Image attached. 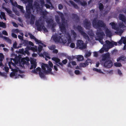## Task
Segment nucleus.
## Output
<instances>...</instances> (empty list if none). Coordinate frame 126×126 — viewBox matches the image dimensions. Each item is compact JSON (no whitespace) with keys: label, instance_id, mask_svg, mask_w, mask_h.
Listing matches in <instances>:
<instances>
[{"label":"nucleus","instance_id":"nucleus-3","mask_svg":"<svg viewBox=\"0 0 126 126\" xmlns=\"http://www.w3.org/2000/svg\"><path fill=\"white\" fill-rule=\"evenodd\" d=\"M74 28H76L83 36L87 41H89L90 39L88 35L83 31V28L80 25H78L76 27H74Z\"/></svg>","mask_w":126,"mask_h":126},{"label":"nucleus","instance_id":"nucleus-57","mask_svg":"<svg viewBox=\"0 0 126 126\" xmlns=\"http://www.w3.org/2000/svg\"><path fill=\"white\" fill-rule=\"evenodd\" d=\"M12 36L15 38H17V35L14 33H12Z\"/></svg>","mask_w":126,"mask_h":126},{"label":"nucleus","instance_id":"nucleus-23","mask_svg":"<svg viewBox=\"0 0 126 126\" xmlns=\"http://www.w3.org/2000/svg\"><path fill=\"white\" fill-rule=\"evenodd\" d=\"M69 2L72 5H73V6L74 8L77 9H78L79 8V6H78L72 0H70Z\"/></svg>","mask_w":126,"mask_h":126},{"label":"nucleus","instance_id":"nucleus-51","mask_svg":"<svg viewBox=\"0 0 126 126\" xmlns=\"http://www.w3.org/2000/svg\"><path fill=\"white\" fill-rule=\"evenodd\" d=\"M75 44L73 43H71L70 45V47L72 48H73L75 47Z\"/></svg>","mask_w":126,"mask_h":126},{"label":"nucleus","instance_id":"nucleus-47","mask_svg":"<svg viewBox=\"0 0 126 126\" xmlns=\"http://www.w3.org/2000/svg\"><path fill=\"white\" fill-rule=\"evenodd\" d=\"M52 26V29L53 30V32H55V31L56 30L54 28V27L55 26V25L54 23H53L52 24H51V25Z\"/></svg>","mask_w":126,"mask_h":126},{"label":"nucleus","instance_id":"nucleus-12","mask_svg":"<svg viewBox=\"0 0 126 126\" xmlns=\"http://www.w3.org/2000/svg\"><path fill=\"white\" fill-rule=\"evenodd\" d=\"M67 35L68 38L67 37H66V39L62 40V42L63 44L66 43L67 41L68 44L70 43L71 42V39L70 35L69 33L67 34Z\"/></svg>","mask_w":126,"mask_h":126},{"label":"nucleus","instance_id":"nucleus-7","mask_svg":"<svg viewBox=\"0 0 126 126\" xmlns=\"http://www.w3.org/2000/svg\"><path fill=\"white\" fill-rule=\"evenodd\" d=\"M76 45L77 47L81 49H85L86 48V45L81 40H78Z\"/></svg>","mask_w":126,"mask_h":126},{"label":"nucleus","instance_id":"nucleus-48","mask_svg":"<svg viewBox=\"0 0 126 126\" xmlns=\"http://www.w3.org/2000/svg\"><path fill=\"white\" fill-rule=\"evenodd\" d=\"M48 65L50 68L52 67H53V65L52 62L50 61L48 62Z\"/></svg>","mask_w":126,"mask_h":126},{"label":"nucleus","instance_id":"nucleus-9","mask_svg":"<svg viewBox=\"0 0 126 126\" xmlns=\"http://www.w3.org/2000/svg\"><path fill=\"white\" fill-rule=\"evenodd\" d=\"M109 24L111 26L112 28L114 29L117 32L119 31V32L122 33V30H120L119 28L117 27V24L116 23H115L114 22H112L110 23Z\"/></svg>","mask_w":126,"mask_h":126},{"label":"nucleus","instance_id":"nucleus-39","mask_svg":"<svg viewBox=\"0 0 126 126\" xmlns=\"http://www.w3.org/2000/svg\"><path fill=\"white\" fill-rule=\"evenodd\" d=\"M18 8L20 9L21 11H22L23 13H24L25 11L23 10V7L20 5H18Z\"/></svg>","mask_w":126,"mask_h":126},{"label":"nucleus","instance_id":"nucleus-6","mask_svg":"<svg viewBox=\"0 0 126 126\" xmlns=\"http://www.w3.org/2000/svg\"><path fill=\"white\" fill-rule=\"evenodd\" d=\"M104 67L106 68H110L113 65L112 61L110 60H107L105 62H102Z\"/></svg>","mask_w":126,"mask_h":126},{"label":"nucleus","instance_id":"nucleus-36","mask_svg":"<svg viewBox=\"0 0 126 126\" xmlns=\"http://www.w3.org/2000/svg\"><path fill=\"white\" fill-rule=\"evenodd\" d=\"M114 65L115 66L117 67H120L122 66L121 63L118 62L115 63Z\"/></svg>","mask_w":126,"mask_h":126},{"label":"nucleus","instance_id":"nucleus-35","mask_svg":"<svg viewBox=\"0 0 126 126\" xmlns=\"http://www.w3.org/2000/svg\"><path fill=\"white\" fill-rule=\"evenodd\" d=\"M103 38H98V39H96V40H98L102 44H103L104 42L103 40Z\"/></svg>","mask_w":126,"mask_h":126},{"label":"nucleus","instance_id":"nucleus-17","mask_svg":"<svg viewBox=\"0 0 126 126\" xmlns=\"http://www.w3.org/2000/svg\"><path fill=\"white\" fill-rule=\"evenodd\" d=\"M119 18L120 20L124 22H126V18L125 16L123 14H120L119 16Z\"/></svg>","mask_w":126,"mask_h":126},{"label":"nucleus","instance_id":"nucleus-45","mask_svg":"<svg viewBox=\"0 0 126 126\" xmlns=\"http://www.w3.org/2000/svg\"><path fill=\"white\" fill-rule=\"evenodd\" d=\"M51 50H53L56 48V46L55 45H52L50 46L49 48Z\"/></svg>","mask_w":126,"mask_h":126},{"label":"nucleus","instance_id":"nucleus-63","mask_svg":"<svg viewBox=\"0 0 126 126\" xmlns=\"http://www.w3.org/2000/svg\"><path fill=\"white\" fill-rule=\"evenodd\" d=\"M16 45L17 43L16 42H15L13 44V47L14 48H17L16 47Z\"/></svg>","mask_w":126,"mask_h":126},{"label":"nucleus","instance_id":"nucleus-62","mask_svg":"<svg viewBox=\"0 0 126 126\" xmlns=\"http://www.w3.org/2000/svg\"><path fill=\"white\" fill-rule=\"evenodd\" d=\"M10 75L11 77H12L13 76L15 75V73L14 72H12L10 73Z\"/></svg>","mask_w":126,"mask_h":126},{"label":"nucleus","instance_id":"nucleus-30","mask_svg":"<svg viewBox=\"0 0 126 126\" xmlns=\"http://www.w3.org/2000/svg\"><path fill=\"white\" fill-rule=\"evenodd\" d=\"M0 27L3 28H5L6 27V24L2 22H0Z\"/></svg>","mask_w":126,"mask_h":126},{"label":"nucleus","instance_id":"nucleus-37","mask_svg":"<svg viewBox=\"0 0 126 126\" xmlns=\"http://www.w3.org/2000/svg\"><path fill=\"white\" fill-rule=\"evenodd\" d=\"M71 33L74 36V37H76L77 36V34L73 30H71Z\"/></svg>","mask_w":126,"mask_h":126},{"label":"nucleus","instance_id":"nucleus-50","mask_svg":"<svg viewBox=\"0 0 126 126\" xmlns=\"http://www.w3.org/2000/svg\"><path fill=\"white\" fill-rule=\"evenodd\" d=\"M34 40L37 43L39 44H40L41 42V41L39 40L36 38Z\"/></svg>","mask_w":126,"mask_h":126},{"label":"nucleus","instance_id":"nucleus-42","mask_svg":"<svg viewBox=\"0 0 126 126\" xmlns=\"http://www.w3.org/2000/svg\"><path fill=\"white\" fill-rule=\"evenodd\" d=\"M43 47L42 46L40 45H39L38 48V51L39 52H40L42 50Z\"/></svg>","mask_w":126,"mask_h":126},{"label":"nucleus","instance_id":"nucleus-28","mask_svg":"<svg viewBox=\"0 0 126 126\" xmlns=\"http://www.w3.org/2000/svg\"><path fill=\"white\" fill-rule=\"evenodd\" d=\"M52 60L54 61L56 63H58L60 61V60L59 58L55 57L52 58Z\"/></svg>","mask_w":126,"mask_h":126},{"label":"nucleus","instance_id":"nucleus-4","mask_svg":"<svg viewBox=\"0 0 126 126\" xmlns=\"http://www.w3.org/2000/svg\"><path fill=\"white\" fill-rule=\"evenodd\" d=\"M35 25L37 26V30L40 31L43 29L46 32H48L47 29L46 28L42 22L39 23L38 21H36L35 22Z\"/></svg>","mask_w":126,"mask_h":126},{"label":"nucleus","instance_id":"nucleus-59","mask_svg":"<svg viewBox=\"0 0 126 126\" xmlns=\"http://www.w3.org/2000/svg\"><path fill=\"white\" fill-rule=\"evenodd\" d=\"M28 45H30L32 46H33L34 45L33 44L31 41H29L28 42Z\"/></svg>","mask_w":126,"mask_h":126},{"label":"nucleus","instance_id":"nucleus-5","mask_svg":"<svg viewBox=\"0 0 126 126\" xmlns=\"http://www.w3.org/2000/svg\"><path fill=\"white\" fill-rule=\"evenodd\" d=\"M41 67L42 69V71L46 75L50 73L52 70V69L47 64L43 63Z\"/></svg>","mask_w":126,"mask_h":126},{"label":"nucleus","instance_id":"nucleus-31","mask_svg":"<svg viewBox=\"0 0 126 126\" xmlns=\"http://www.w3.org/2000/svg\"><path fill=\"white\" fill-rule=\"evenodd\" d=\"M53 20L51 19L47 20L46 21V22L48 25H51V24L53 23Z\"/></svg>","mask_w":126,"mask_h":126},{"label":"nucleus","instance_id":"nucleus-40","mask_svg":"<svg viewBox=\"0 0 126 126\" xmlns=\"http://www.w3.org/2000/svg\"><path fill=\"white\" fill-rule=\"evenodd\" d=\"M39 74L40 77L41 78H44L45 77L44 73H43L41 71L39 72Z\"/></svg>","mask_w":126,"mask_h":126},{"label":"nucleus","instance_id":"nucleus-33","mask_svg":"<svg viewBox=\"0 0 126 126\" xmlns=\"http://www.w3.org/2000/svg\"><path fill=\"white\" fill-rule=\"evenodd\" d=\"M119 26L120 28H124L125 27V25L122 22H120L119 23Z\"/></svg>","mask_w":126,"mask_h":126},{"label":"nucleus","instance_id":"nucleus-34","mask_svg":"<svg viewBox=\"0 0 126 126\" xmlns=\"http://www.w3.org/2000/svg\"><path fill=\"white\" fill-rule=\"evenodd\" d=\"M28 35L30 36V38L31 39H34L35 40V39L36 38L34 37V36L31 33H28Z\"/></svg>","mask_w":126,"mask_h":126},{"label":"nucleus","instance_id":"nucleus-41","mask_svg":"<svg viewBox=\"0 0 126 126\" xmlns=\"http://www.w3.org/2000/svg\"><path fill=\"white\" fill-rule=\"evenodd\" d=\"M3 38L8 42L9 43H10L11 42V40L9 38L4 36L3 37Z\"/></svg>","mask_w":126,"mask_h":126},{"label":"nucleus","instance_id":"nucleus-21","mask_svg":"<svg viewBox=\"0 0 126 126\" xmlns=\"http://www.w3.org/2000/svg\"><path fill=\"white\" fill-rule=\"evenodd\" d=\"M26 1L25 2L26 3L27 2H28L29 3V4H28L27 6H28V7L30 8L31 9H33V6L32 5V3H30V2L31 1V0H26Z\"/></svg>","mask_w":126,"mask_h":126},{"label":"nucleus","instance_id":"nucleus-24","mask_svg":"<svg viewBox=\"0 0 126 126\" xmlns=\"http://www.w3.org/2000/svg\"><path fill=\"white\" fill-rule=\"evenodd\" d=\"M35 20V17L34 16L32 15L31 16V18L30 20V23L31 24H33L34 23Z\"/></svg>","mask_w":126,"mask_h":126},{"label":"nucleus","instance_id":"nucleus-22","mask_svg":"<svg viewBox=\"0 0 126 126\" xmlns=\"http://www.w3.org/2000/svg\"><path fill=\"white\" fill-rule=\"evenodd\" d=\"M1 15H0V17L1 19H2V18L5 20H6V16L5 13L3 12H1L0 13Z\"/></svg>","mask_w":126,"mask_h":126},{"label":"nucleus","instance_id":"nucleus-44","mask_svg":"<svg viewBox=\"0 0 126 126\" xmlns=\"http://www.w3.org/2000/svg\"><path fill=\"white\" fill-rule=\"evenodd\" d=\"M0 76L4 77L5 78L7 77V75L4 73H2L0 71Z\"/></svg>","mask_w":126,"mask_h":126},{"label":"nucleus","instance_id":"nucleus-11","mask_svg":"<svg viewBox=\"0 0 126 126\" xmlns=\"http://www.w3.org/2000/svg\"><path fill=\"white\" fill-rule=\"evenodd\" d=\"M91 60L89 59H88L84 63H81L79 64V66L81 67H84L88 66L89 63H91Z\"/></svg>","mask_w":126,"mask_h":126},{"label":"nucleus","instance_id":"nucleus-60","mask_svg":"<svg viewBox=\"0 0 126 126\" xmlns=\"http://www.w3.org/2000/svg\"><path fill=\"white\" fill-rule=\"evenodd\" d=\"M67 61L66 59L63 60L62 61V63L64 64H66L67 63Z\"/></svg>","mask_w":126,"mask_h":126},{"label":"nucleus","instance_id":"nucleus-49","mask_svg":"<svg viewBox=\"0 0 126 126\" xmlns=\"http://www.w3.org/2000/svg\"><path fill=\"white\" fill-rule=\"evenodd\" d=\"M91 54V52H88L86 54V57H89L90 56Z\"/></svg>","mask_w":126,"mask_h":126},{"label":"nucleus","instance_id":"nucleus-19","mask_svg":"<svg viewBox=\"0 0 126 126\" xmlns=\"http://www.w3.org/2000/svg\"><path fill=\"white\" fill-rule=\"evenodd\" d=\"M96 35L98 36V38H103L104 36H105V34L103 32H100L97 31V32L96 33Z\"/></svg>","mask_w":126,"mask_h":126},{"label":"nucleus","instance_id":"nucleus-16","mask_svg":"<svg viewBox=\"0 0 126 126\" xmlns=\"http://www.w3.org/2000/svg\"><path fill=\"white\" fill-rule=\"evenodd\" d=\"M72 18L75 19L76 21L77 22H78L79 21L80 18L76 14H72Z\"/></svg>","mask_w":126,"mask_h":126},{"label":"nucleus","instance_id":"nucleus-20","mask_svg":"<svg viewBox=\"0 0 126 126\" xmlns=\"http://www.w3.org/2000/svg\"><path fill=\"white\" fill-rule=\"evenodd\" d=\"M105 33L107 36L110 37L111 36V31L108 28L106 29Z\"/></svg>","mask_w":126,"mask_h":126},{"label":"nucleus","instance_id":"nucleus-26","mask_svg":"<svg viewBox=\"0 0 126 126\" xmlns=\"http://www.w3.org/2000/svg\"><path fill=\"white\" fill-rule=\"evenodd\" d=\"M77 59L78 61H81L84 59L82 55H78L77 57Z\"/></svg>","mask_w":126,"mask_h":126},{"label":"nucleus","instance_id":"nucleus-14","mask_svg":"<svg viewBox=\"0 0 126 126\" xmlns=\"http://www.w3.org/2000/svg\"><path fill=\"white\" fill-rule=\"evenodd\" d=\"M53 40L55 42H59L60 39L63 40L61 36L58 35H54L53 37Z\"/></svg>","mask_w":126,"mask_h":126},{"label":"nucleus","instance_id":"nucleus-29","mask_svg":"<svg viewBox=\"0 0 126 126\" xmlns=\"http://www.w3.org/2000/svg\"><path fill=\"white\" fill-rule=\"evenodd\" d=\"M28 41L27 40H23L21 41V42L22 44H23L24 46H27L28 45Z\"/></svg>","mask_w":126,"mask_h":126},{"label":"nucleus","instance_id":"nucleus-13","mask_svg":"<svg viewBox=\"0 0 126 126\" xmlns=\"http://www.w3.org/2000/svg\"><path fill=\"white\" fill-rule=\"evenodd\" d=\"M31 63V67L30 68V69H32L33 68H35L37 65V63L36 61L33 59L31 60L30 61Z\"/></svg>","mask_w":126,"mask_h":126},{"label":"nucleus","instance_id":"nucleus-64","mask_svg":"<svg viewBox=\"0 0 126 126\" xmlns=\"http://www.w3.org/2000/svg\"><path fill=\"white\" fill-rule=\"evenodd\" d=\"M41 69L40 67H38L36 69V72L37 71H38V72L39 71V72L40 71H41Z\"/></svg>","mask_w":126,"mask_h":126},{"label":"nucleus","instance_id":"nucleus-32","mask_svg":"<svg viewBox=\"0 0 126 126\" xmlns=\"http://www.w3.org/2000/svg\"><path fill=\"white\" fill-rule=\"evenodd\" d=\"M80 3L81 5L83 6H86L87 5V3L85 1H83V2L81 1Z\"/></svg>","mask_w":126,"mask_h":126},{"label":"nucleus","instance_id":"nucleus-8","mask_svg":"<svg viewBox=\"0 0 126 126\" xmlns=\"http://www.w3.org/2000/svg\"><path fill=\"white\" fill-rule=\"evenodd\" d=\"M84 26L86 29L89 30L91 27V24L90 21L87 18L83 21Z\"/></svg>","mask_w":126,"mask_h":126},{"label":"nucleus","instance_id":"nucleus-52","mask_svg":"<svg viewBox=\"0 0 126 126\" xmlns=\"http://www.w3.org/2000/svg\"><path fill=\"white\" fill-rule=\"evenodd\" d=\"M63 8V6L61 4H59L58 5V9L59 10H61Z\"/></svg>","mask_w":126,"mask_h":126},{"label":"nucleus","instance_id":"nucleus-58","mask_svg":"<svg viewBox=\"0 0 126 126\" xmlns=\"http://www.w3.org/2000/svg\"><path fill=\"white\" fill-rule=\"evenodd\" d=\"M18 37L19 39L21 40V41L23 40V37L22 36H21L20 35H18Z\"/></svg>","mask_w":126,"mask_h":126},{"label":"nucleus","instance_id":"nucleus-1","mask_svg":"<svg viewBox=\"0 0 126 126\" xmlns=\"http://www.w3.org/2000/svg\"><path fill=\"white\" fill-rule=\"evenodd\" d=\"M58 13L61 17L62 22V23H60V20L58 16L55 17L56 21L57 24H59L61 31L65 33L66 32V22L65 21V19L64 15L62 12H59Z\"/></svg>","mask_w":126,"mask_h":126},{"label":"nucleus","instance_id":"nucleus-43","mask_svg":"<svg viewBox=\"0 0 126 126\" xmlns=\"http://www.w3.org/2000/svg\"><path fill=\"white\" fill-rule=\"evenodd\" d=\"M121 38L124 44H126V38L123 37H122Z\"/></svg>","mask_w":126,"mask_h":126},{"label":"nucleus","instance_id":"nucleus-18","mask_svg":"<svg viewBox=\"0 0 126 126\" xmlns=\"http://www.w3.org/2000/svg\"><path fill=\"white\" fill-rule=\"evenodd\" d=\"M2 8L3 9H4L6 11L10 16H12L11 15H12V12L9 8H7L3 6H2Z\"/></svg>","mask_w":126,"mask_h":126},{"label":"nucleus","instance_id":"nucleus-55","mask_svg":"<svg viewBox=\"0 0 126 126\" xmlns=\"http://www.w3.org/2000/svg\"><path fill=\"white\" fill-rule=\"evenodd\" d=\"M75 73L76 75H78L80 74V72L78 70H76L75 71Z\"/></svg>","mask_w":126,"mask_h":126},{"label":"nucleus","instance_id":"nucleus-27","mask_svg":"<svg viewBox=\"0 0 126 126\" xmlns=\"http://www.w3.org/2000/svg\"><path fill=\"white\" fill-rule=\"evenodd\" d=\"M42 55L43 57H45V60H47L46 58H47L49 59H50V58L48 53L46 52H44L43 55Z\"/></svg>","mask_w":126,"mask_h":126},{"label":"nucleus","instance_id":"nucleus-10","mask_svg":"<svg viewBox=\"0 0 126 126\" xmlns=\"http://www.w3.org/2000/svg\"><path fill=\"white\" fill-rule=\"evenodd\" d=\"M117 62L124 64L126 63V57L124 55H122L117 58Z\"/></svg>","mask_w":126,"mask_h":126},{"label":"nucleus","instance_id":"nucleus-38","mask_svg":"<svg viewBox=\"0 0 126 126\" xmlns=\"http://www.w3.org/2000/svg\"><path fill=\"white\" fill-rule=\"evenodd\" d=\"M30 14L31 13H30L26 12L25 14V17L26 18H30Z\"/></svg>","mask_w":126,"mask_h":126},{"label":"nucleus","instance_id":"nucleus-54","mask_svg":"<svg viewBox=\"0 0 126 126\" xmlns=\"http://www.w3.org/2000/svg\"><path fill=\"white\" fill-rule=\"evenodd\" d=\"M2 34L5 35L7 36L8 35L7 32L5 30L3 31L2 32Z\"/></svg>","mask_w":126,"mask_h":126},{"label":"nucleus","instance_id":"nucleus-15","mask_svg":"<svg viewBox=\"0 0 126 126\" xmlns=\"http://www.w3.org/2000/svg\"><path fill=\"white\" fill-rule=\"evenodd\" d=\"M110 55L109 53H106L102 56V61L104 62L109 59Z\"/></svg>","mask_w":126,"mask_h":126},{"label":"nucleus","instance_id":"nucleus-56","mask_svg":"<svg viewBox=\"0 0 126 126\" xmlns=\"http://www.w3.org/2000/svg\"><path fill=\"white\" fill-rule=\"evenodd\" d=\"M88 34L90 35H93V34L92 31V30H91L90 31H88Z\"/></svg>","mask_w":126,"mask_h":126},{"label":"nucleus","instance_id":"nucleus-2","mask_svg":"<svg viewBox=\"0 0 126 126\" xmlns=\"http://www.w3.org/2000/svg\"><path fill=\"white\" fill-rule=\"evenodd\" d=\"M93 27L95 28L98 29L101 31V28L105 27L106 25L103 21L100 20H98L96 18H94L92 21Z\"/></svg>","mask_w":126,"mask_h":126},{"label":"nucleus","instance_id":"nucleus-25","mask_svg":"<svg viewBox=\"0 0 126 126\" xmlns=\"http://www.w3.org/2000/svg\"><path fill=\"white\" fill-rule=\"evenodd\" d=\"M99 8L100 11H102L104 8V6L103 4L101 3H99L98 4Z\"/></svg>","mask_w":126,"mask_h":126},{"label":"nucleus","instance_id":"nucleus-46","mask_svg":"<svg viewBox=\"0 0 126 126\" xmlns=\"http://www.w3.org/2000/svg\"><path fill=\"white\" fill-rule=\"evenodd\" d=\"M93 70L96 71V72H98L99 73H102V72L101 71V70L100 69H98L96 68H93Z\"/></svg>","mask_w":126,"mask_h":126},{"label":"nucleus","instance_id":"nucleus-53","mask_svg":"<svg viewBox=\"0 0 126 126\" xmlns=\"http://www.w3.org/2000/svg\"><path fill=\"white\" fill-rule=\"evenodd\" d=\"M5 71L7 73L8 72L9 68L8 67L5 66L4 67Z\"/></svg>","mask_w":126,"mask_h":126},{"label":"nucleus","instance_id":"nucleus-61","mask_svg":"<svg viewBox=\"0 0 126 126\" xmlns=\"http://www.w3.org/2000/svg\"><path fill=\"white\" fill-rule=\"evenodd\" d=\"M109 46L110 47V48H112L114 47L113 44L112 42H111L110 44L109 45Z\"/></svg>","mask_w":126,"mask_h":126}]
</instances>
